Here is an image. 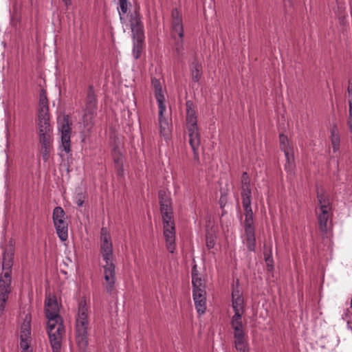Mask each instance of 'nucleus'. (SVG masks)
Here are the masks:
<instances>
[{
    "label": "nucleus",
    "mask_w": 352,
    "mask_h": 352,
    "mask_svg": "<svg viewBox=\"0 0 352 352\" xmlns=\"http://www.w3.org/2000/svg\"><path fill=\"white\" fill-rule=\"evenodd\" d=\"M50 120L49 106L45 91L42 89L39 94L38 120Z\"/></svg>",
    "instance_id": "f3484780"
},
{
    "label": "nucleus",
    "mask_w": 352,
    "mask_h": 352,
    "mask_svg": "<svg viewBox=\"0 0 352 352\" xmlns=\"http://www.w3.org/2000/svg\"><path fill=\"white\" fill-rule=\"evenodd\" d=\"M50 148V147L41 148L42 157L45 161H47L49 159Z\"/></svg>",
    "instance_id": "ea45409f"
},
{
    "label": "nucleus",
    "mask_w": 352,
    "mask_h": 352,
    "mask_svg": "<svg viewBox=\"0 0 352 352\" xmlns=\"http://www.w3.org/2000/svg\"><path fill=\"white\" fill-rule=\"evenodd\" d=\"M206 292L204 290L198 289L197 291H192V296L195 302V307L197 312L200 314H203L206 309Z\"/></svg>",
    "instance_id": "a211bd4d"
},
{
    "label": "nucleus",
    "mask_w": 352,
    "mask_h": 352,
    "mask_svg": "<svg viewBox=\"0 0 352 352\" xmlns=\"http://www.w3.org/2000/svg\"><path fill=\"white\" fill-rule=\"evenodd\" d=\"M215 245L214 240L212 236H206V246L208 249H212Z\"/></svg>",
    "instance_id": "79ce46f5"
},
{
    "label": "nucleus",
    "mask_w": 352,
    "mask_h": 352,
    "mask_svg": "<svg viewBox=\"0 0 352 352\" xmlns=\"http://www.w3.org/2000/svg\"><path fill=\"white\" fill-rule=\"evenodd\" d=\"M158 197L164 224V236L166 239L167 250L170 253H173L175 250V231L170 200L166 192L164 190L159 192Z\"/></svg>",
    "instance_id": "f03ea898"
},
{
    "label": "nucleus",
    "mask_w": 352,
    "mask_h": 352,
    "mask_svg": "<svg viewBox=\"0 0 352 352\" xmlns=\"http://www.w3.org/2000/svg\"><path fill=\"white\" fill-rule=\"evenodd\" d=\"M100 241V252L102 258L106 263L103 266L105 287L107 292L111 293L116 283V266L113 262V253L111 235L105 228L101 229Z\"/></svg>",
    "instance_id": "f257e3e1"
},
{
    "label": "nucleus",
    "mask_w": 352,
    "mask_h": 352,
    "mask_svg": "<svg viewBox=\"0 0 352 352\" xmlns=\"http://www.w3.org/2000/svg\"><path fill=\"white\" fill-rule=\"evenodd\" d=\"M241 197L243 206H251L252 190L251 188L241 189Z\"/></svg>",
    "instance_id": "473e14b6"
},
{
    "label": "nucleus",
    "mask_w": 352,
    "mask_h": 352,
    "mask_svg": "<svg viewBox=\"0 0 352 352\" xmlns=\"http://www.w3.org/2000/svg\"><path fill=\"white\" fill-rule=\"evenodd\" d=\"M287 138L283 134L280 135V148L283 151L287 163L285 164V169L287 172L292 173L294 168V155L292 148L287 144Z\"/></svg>",
    "instance_id": "ddd939ff"
},
{
    "label": "nucleus",
    "mask_w": 352,
    "mask_h": 352,
    "mask_svg": "<svg viewBox=\"0 0 352 352\" xmlns=\"http://www.w3.org/2000/svg\"><path fill=\"white\" fill-rule=\"evenodd\" d=\"M351 308L352 309V299H351Z\"/></svg>",
    "instance_id": "49530a36"
},
{
    "label": "nucleus",
    "mask_w": 352,
    "mask_h": 352,
    "mask_svg": "<svg viewBox=\"0 0 352 352\" xmlns=\"http://www.w3.org/2000/svg\"><path fill=\"white\" fill-rule=\"evenodd\" d=\"M47 323V331L50 343L53 352H60L62 344V338L65 333V329L60 316H48Z\"/></svg>",
    "instance_id": "20e7f679"
},
{
    "label": "nucleus",
    "mask_w": 352,
    "mask_h": 352,
    "mask_svg": "<svg viewBox=\"0 0 352 352\" xmlns=\"http://www.w3.org/2000/svg\"><path fill=\"white\" fill-rule=\"evenodd\" d=\"M119 7L118 8L120 19L122 24H124L126 21L123 17V14H126L128 10L127 0H118Z\"/></svg>",
    "instance_id": "72a5a7b5"
},
{
    "label": "nucleus",
    "mask_w": 352,
    "mask_h": 352,
    "mask_svg": "<svg viewBox=\"0 0 352 352\" xmlns=\"http://www.w3.org/2000/svg\"><path fill=\"white\" fill-rule=\"evenodd\" d=\"M243 315L234 314L230 318V325L234 331V338L246 336L244 331L245 324L243 322Z\"/></svg>",
    "instance_id": "dca6fc26"
},
{
    "label": "nucleus",
    "mask_w": 352,
    "mask_h": 352,
    "mask_svg": "<svg viewBox=\"0 0 352 352\" xmlns=\"http://www.w3.org/2000/svg\"><path fill=\"white\" fill-rule=\"evenodd\" d=\"M234 346L237 352H249L248 342L245 336L235 337Z\"/></svg>",
    "instance_id": "cd10ccee"
},
{
    "label": "nucleus",
    "mask_w": 352,
    "mask_h": 352,
    "mask_svg": "<svg viewBox=\"0 0 352 352\" xmlns=\"http://www.w3.org/2000/svg\"><path fill=\"white\" fill-rule=\"evenodd\" d=\"M172 27H173V37L174 36L183 37L184 36V29L182 23V17L179 11L175 9L172 12Z\"/></svg>",
    "instance_id": "412c9836"
},
{
    "label": "nucleus",
    "mask_w": 352,
    "mask_h": 352,
    "mask_svg": "<svg viewBox=\"0 0 352 352\" xmlns=\"http://www.w3.org/2000/svg\"><path fill=\"white\" fill-rule=\"evenodd\" d=\"M173 38L175 40L174 52L176 54L177 56H180L183 54L184 49L183 37L174 36Z\"/></svg>",
    "instance_id": "2f4dec72"
},
{
    "label": "nucleus",
    "mask_w": 352,
    "mask_h": 352,
    "mask_svg": "<svg viewBox=\"0 0 352 352\" xmlns=\"http://www.w3.org/2000/svg\"><path fill=\"white\" fill-rule=\"evenodd\" d=\"M144 38H133V55L135 59L140 58L142 45H143V40Z\"/></svg>",
    "instance_id": "7c9ffc66"
},
{
    "label": "nucleus",
    "mask_w": 352,
    "mask_h": 352,
    "mask_svg": "<svg viewBox=\"0 0 352 352\" xmlns=\"http://www.w3.org/2000/svg\"><path fill=\"white\" fill-rule=\"evenodd\" d=\"M112 157L118 174H122L123 171L122 153L118 147L113 148Z\"/></svg>",
    "instance_id": "bb28decb"
},
{
    "label": "nucleus",
    "mask_w": 352,
    "mask_h": 352,
    "mask_svg": "<svg viewBox=\"0 0 352 352\" xmlns=\"http://www.w3.org/2000/svg\"><path fill=\"white\" fill-rule=\"evenodd\" d=\"M192 78L194 82H198L201 74V66L197 62H193L191 67Z\"/></svg>",
    "instance_id": "f704fd0d"
},
{
    "label": "nucleus",
    "mask_w": 352,
    "mask_h": 352,
    "mask_svg": "<svg viewBox=\"0 0 352 352\" xmlns=\"http://www.w3.org/2000/svg\"><path fill=\"white\" fill-rule=\"evenodd\" d=\"M88 315L89 307L86 300L82 299L78 303L76 317V340L79 349L82 351L86 349L88 344L87 331L89 325Z\"/></svg>",
    "instance_id": "7ed1b4c3"
},
{
    "label": "nucleus",
    "mask_w": 352,
    "mask_h": 352,
    "mask_svg": "<svg viewBox=\"0 0 352 352\" xmlns=\"http://www.w3.org/2000/svg\"><path fill=\"white\" fill-rule=\"evenodd\" d=\"M192 291H197L198 289L206 291L205 280L197 273L196 265H195L192 270Z\"/></svg>",
    "instance_id": "5701e85b"
},
{
    "label": "nucleus",
    "mask_w": 352,
    "mask_h": 352,
    "mask_svg": "<svg viewBox=\"0 0 352 352\" xmlns=\"http://www.w3.org/2000/svg\"><path fill=\"white\" fill-rule=\"evenodd\" d=\"M241 189H245L250 188V177L246 172H244L242 174L241 178Z\"/></svg>",
    "instance_id": "4c0bfd02"
},
{
    "label": "nucleus",
    "mask_w": 352,
    "mask_h": 352,
    "mask_svg": "<svg viewBox=\"0 0 352 352\" xmlns=\"http://www.w3.org/2000/svg\"><path fill=\"white\" fill-rule=\"evenodd\" d=\"M264 256L267 267L272 268L274 261L272 256V250L271 248L267 249L265 245L264 247Z\"/></svg>",
    "instance_id": "e433bc0d"
},
{
    "label": "nucleus",
    "mask_w": 352,
    "mask_h": 352,
    "mask_svg": "<svg viewBox=\"0 0 352 352\" xmlns=\"http://www.w3.org/2000/svg\"><path fill=\"white\" fill-rule=\"evenodd\" d=\"M330 140L333 153H336L340 149V130L336 124H333L331 128Z\"/></svg>",
    "instance_id": "393cba45"
},
{
    "label": "nucleus",
    "mask_w": 352,
    "mask_h": 352,
    "mask_svg": "<svg viewBox=\"0 0 352 352\" xmlns=\"http://www.w3.org/2000/svg\"><path fill=\"white\" fill-rule=\"evenodd\" d=\"M45 316H57L59 315V306L54 296H48L45 299Z\"/></svg>",
    "instance_id": "4be33fe9"
},
{
    "label": "nucleus",
    "mask_w": 352,
    "mask_h": 352,
    "mask_svg": "<svg viewBox=\"0 0 352 352\" xmlns=\"http://www.w3.org/2000/svg\"><path fill=\"white\" fill-rule=\"evenodd\" d=\"M186 127L197 126V117L196 114L195 105L192 101H186Z\"/></svg>",
    "instance_id": "aec40b11"
},
{
    "label": "nucleus",
    "mask_w": 352,
    "mask_h": 352,
    "mask_svg": "<svg viewBox=\"0 0 352 352\" xmlns=\"http://www.w3.org/2000/svg\"><path fill=\"white\" fill-rule=\"evenodd\" d=\"M58 129L60 133V149L64 151L66 153L70 152V138H71V123L67 117H63L58 120Z\"/></svg>",
    "instance_id": "1a4fd4ad"
},
{
    "label": "nucleus",
    "mask_w": 352,
    "mask_h": 352,
    "mask_svg": "<svg viewBox=\"0 0 352 352\" xmlns=\"http://www.w3.org/2000/svg\"><path fill=\"white\" fill-rule=\"evenodd\" d=\"M129 23L133 38H144V26L139 13H130Z\"/></svg>",
    "instance_id": "f8f14e48"
},
{
    "label": "nucleus",
    "mask_w": 352,
    "mask_h": 352,
    "mask_svg": "<svg viewBox=\"0 0 352 352\" xmlns=\"http://www.w3.org/2000/svg\"><path fill=\"white\" fill-rule=\"evenodd\" d=\"M349 313L350 310L349 309H347L344 315H342V318L346 320L348 328L352 330V319H349Z\"/></svg>",
    "instance_id": "a19ab883"
},
{
    "label": "nucleus",
    "mask_w": 352,
    "mask_h": 352,
    "mask_svg": "<svg viewBox=\"0 0 352 352\" xmlns=\"http://www.w3.org/2000/svg\"><path fill=\"white\" fill-rule=\"evenodd\" d=\"M319 208L317 210L319 228L321 231L326 232L328 229V221L330 218L331 206L329 201L318 192Z\"/></svg>",
    "instance_id": "6e6552de"
},
{
    "label": "nucleus",
    "mask_w": 352,
    "mask_h": 352,
    "mask_svg": "<svg viewBox=\"0 0 352 352\" xmlns=\"http://www.w3.org/2000/svg\"><path fill=\"white\" fill-rule=\"evenodd\" d=\"M52 220L58 238L60 241H65L68 238V223L66 221L65 212L61 207L54 208Z\"/></svg>",
    "instance_id": "423d86ee"
},
{
    "label": "nucleus",
    "mask_w": 352,
    "mask_h": 352,
    "mask_svg": "<svg viewBox=\"0 0 352 352\" xmlns=\"http://www.w3.org/2000/svg\"><path fill=\"white\" fill-rule=\"evenodd\" d=\"M348 94H349V109H352V79L349 80V87L347 89Z\"/></svg>",
    "instance_id": "58836bf2"
},
{
    "label": "nucleus",
    "mask_w": 352,
    "mask_h": 352,
    "mask_svg": "<svg viewBox=\"0 0 352 352\" xmlns=\"http://www.w3.org/2000/svg\"><path fill=\"white\" fill-rule=\"evenodd\" d=\"M38 135L51 133L52 128L50 120H38Z\"/></svg>",
    "instance_id": "c85d7f7f"
},
{
    "label": "nucleus",
    "mask_w": 352,
    "mask_h": 352,
    "mask_svg": "<svg viewBox=\"0 0 352 352\" xmlns=\"http://www.w3.org/2000/svg\"><path fill=\"white\" fill-rule=\"evenodd\" d=\"M151 86L154 91V94L157 102L158 108L163 109V107H166L164 104L165 97L160 81L156 78H152Z\"/></svg>",
    "instance_id": "6ab92c4d"
},
{
    "label": "nucleus",
    "mask_w": 352,
    "mask_h": 352,
    "mask_svg": "<svg viewBox=\"0 0 352 352\" xmlns=\"http://www.w3.org/2000/svg\"><path fill=\"white\" fill-rule=\"evenodd\" d=\"M97 100L94 94L92 85H89L87 97L85 99V106L83 109V116L82 118V124L85 131L89 132L94 126V118L96 114Z\"/></svg>",
    "instance_id": "39448f33"
},
{
    "label": "nucleus",
    "mask_w": 352,
    "mask_h": 352,
    "mask_svg": "<svg viewBox=\"0 0 352 352\" xmlns=\"http://www.w3.org/2000/svg\"><path fill=\"white\" fill-rule=\"evenodd\" d=\"M39 142L41 148L50 147L52 145V135L51 133L38 135Z\"/></svg>",
    "instance_id": "c9c22d12"
},
{
    "label": "nucleus",
    "mask_w": 352,
    "mask_h": 352,
    "mask_svg": "<svg viewBox=\"0 0 352 352\" xmlns=\"http://www.w3.org/2000/svg\"><path fill=\"white\" fill-rule=\"evenodd\" d=\"M31 316L28 314H25L23 322L21 327L20 333V347L21 352H32L30 349L31 343Z\"/></svg>",
    "instance_id": "9d476101"
},
{
    "label": "nucleus",
    "mask_w": 352,
    "mask_h": 352,
    "mask_svg": "<svg viewBox=\"0 0 352 352\" xmlns=\"http://www.w3.org/2000/svg\"><path fill=\"white\" fill-rule=\"evenodd\" d=\"M186 129L188 133L189 144L193 151L195 158L198 160L197 150L200 145V135L198 126L186 127Z\"/></svg>",
    "instance_id": "2eb2a0df"
},
{
    "label": "nucleus",
    "mask_w": 352,
    "mask_h": 352,
    "mask_svg": "<svg viewBox=\"0 0 352 352\" xmlns=\"http://www.w3.org/2000/svg\"><path fill=\"white\" fill-rule=\"evenodd\" d=\"M245 211V229L254 228L253 227V212L251 206H243Z\"/></svg>",
    "instance_id": "c756f323"
},
{
    "label": "nucleus",
    "mask_w": 352,
    "mask_h": 352,
    "mask_svg": "<svg viewBox=\"0 0 352 352\" xmlns=\"http://www.w3.org/2000/svg\"><path fill=\"white\" fill-rule=\"evenodd\" d=\"M76 204H77V205H78V206H82V204H83V201H82V200L79 199V200H78V201H76Z\"/></svg>",
    "instance_id": "a18cd8bd"
},
{
    "label": "nucleus",
    "mask_w": 352,
    "mask_h": 352,
    "mask_svg": "<svg viewBox=\"0 0 352 352\" xmlns=\"http://www.w3.org/2000/svg\"><path fill=\"white\" fill-rule=\"evenodd\" d=\"M166 107H163V109H159L158 121L160 136L166 141L170 139L171 135V126L168 120L164 116V112L166 111Z\"/></svg>",
    "instance_id": "4468645a"
},
{
    "label": "nucleus",
    "mask_w": 352,
    "mask_h": 352,
    "mask_svg": "<svg viewBox=\"0 0 352 352\" xmlns=\"http://www.w3.org/2000/svg\"><path fill=\"white\" fill-rule=\"evenodd\" d=\"M11 268L3 269V275L0 278V313L3 314L6 309V304L11 292Z\"/></svg>",
    "instance_id": "0eeeda50"
},
{
    "label": "nucleus",
    "mask_w": 352,
    "mask_h": 352,
    "mask_svg": "<svg viewBox=\"0 0 352 352\" xmlns=\"http://www.w3.org/2000/svg\"><path fill=\"white\" fill-rule=\"evenodd\" d=\"M245 244L250 251H254L256 248V238L254 228L245 229Z\"/></svg>",
    "instance_id": "a878e982"
},
{
    "label": "nucleus",
    "mask_w": 352,
    "mask_h": 352,
    "mask_svg": "<svg viewBox=\"0 0 352 352\" xmlns=\"http://www.w3.org/2000/svg\"><path fill=\"white\" fill-rule=\"evenodd\" d=\"M347 126L349 131L352 133V109H349V117L347 118Z\"/></svg>",
    "instance_id": "37998d69"
},
{
    "label": "nucleus",
    "mask_w": 352,
    "mask_h": 352,
    "mask_svg": "<svg viewBox=\"0 0 352 352\" xmlns=\"http://www.w3.org/2000/svg\"><path fill=\"white\" fill-rule=\"evenodd\" d=\"M232 308L234 314H243L245 313V302L242 292L239 289L238 280L236 285H232Z\"/></svg>",
    "instance_id": "9b49d317"
},
{
    "label": "nucleus",
    "mask_w": 352,
    "mask_h": 352,
    "mask_svg": "<svg viewBox=\"0 0 352 352\" xmlns=\"http://www.w3.org/2000/svg\"><path fill=\"white\" fill-rule=\"evenodd\" d=\"M66 7L69 6L72 4V0H62Z\"/></svg>",
    "instance_id": "c03bdc74"
},
{
    "label": "nucleus",
    "mask_w": 352,
    "mask_h": 352,
    "mask_svg": "<svg viewBox=\"0 0 352 352\" xmlns=\"http://www.w3.org/2000/svg\"><path fill=\"white\" fill-rule=\"evenodd\" d=\"M10 243L9 248L6 249L3 254L2 269L9 270L13 265L14 248L12 242L10 241Z\"/></svg>",
    "instance_id": "b1692460"
}]
</instances>
